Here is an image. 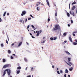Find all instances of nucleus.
I'll return each instance as SVG.
<instances>
[{"mask_svg": "<svg viewBox=\"0 0 77 77\" xmlns=\"http://www.w3.org/2000/svg\"><path fill=\"white\" fill-rule=\"evenodd\" d=\"M54 27H54L52 29V31L53 32H55L56 30H61L60 26L58 24L55 25Z\"/></svg>", "mask_w": 77, "mask_h": 77, "instance_id": "obj_1", "label": "nucleus"}, {"mask_svg": "<svg viewBox=\"0 0 77 77\" xmlns=\"http://www.w3.org/2000/svg\"><path fill=\"white\" fill-rule=\"evenodd\" d=\"M6 71L7 72V74L8 75H10L11 74V71L9 69H7L5 70L4 71V73L3 74V75L2 76H5L6 73Z\"/></svg>", "mask_w": 77, "mask_h": 77, "instance_id": "obj_2", "label": "nucleus"}, {"mask_svg": "<svg viewBox=\"0 0 77 77\" xmlns=\"http://www.w3.org/2000/svg\"><path fill=\"white\" fill-rule=\"evenodd\" d=\"M68 62L69 63H67V62L66 61H65V62L67 64V65H69V66H71V65H72V63H71V62H70V61H71V58H68Z\"/></svg>", "mask_w": 77, "mask_h": 77, "instance_id": "obj_3", "label": "nucleus"}, {"mask_svg": "<svg viewBox=\"0 0 77 77\" xmlns=\"http://www.w3.org/2000/svg\"><path fill=\"white\" fill-rule=\"evenodd\" d=\"M22 14H21V16H24V15L25 14H26V13H27V12H26L25 11H23L22 12Z\"/></svg>", "mask_w": 77, "mask_h": 77, "instance_id": "obj_4", "label": "nucleus"}, {"mask_svg": "<svg viewBox=\"0 0 77 77\" xmlns=\"http://www.w3.org/2000/svg\"><path fill=\"white\" fill-rule=\"evenodd\" d=\"M9 64H6L4 66H3V68H6L7 67L9 66Z\"/></svg>", "mask_w": 77, "mask_h": 77, "instance_id": "obj_5", "label": "nucleus"}, {"mask_svg": "<svg viewBox=\"0 0 77 77\" xmlns=\"http://www.w3.org/2000/svg\"><path fill=\"white\" fill-rule=\"evenodd\" d=\"M36 33H37V34L36 35V36H38L39 35V31H36Z\"/></svg>", "mask_w": 77, "mask_h": 77, "instance_id": "obj_6", "label": "nucleus"}, {"mask_svg": "<svg viewBox=\"0 0 77 77\" xmlns=\"http://www.w3.org/2000/svg\"><path fill=\"white\" fill-rule=\"evenodd\" d=\"M74 33H77V31H75L73 32L72 35L74 36H75V34Z\"/></svg>", "mask_w": 77, "mask_h": 77, "instance_id": "obj_7", "label": "nucleus"}, {"mask_svg": "<svg viewBox=\"0 0 77 77\" xmlns=\"http://www.w3.org/2000/svg\"><path fill=\"white\" fill-rule=\"evenodd\" d=\"M69 39L70 42H72V38H71V37H69Z\"/></svg>", "mask_w": 77, "mask_h": 77, "instance_id": "obj_8", "label": "nucleus"}, {"mask_svg": "<svg viewBox=\"0 0 77 77\" xmlns=\"http://www.w3.org/2000/svg\"><path fill=\"white\" fill-rule=\"evenodd\" d=\"M65 53H66V54H68V55H71V54L69 53L68 51H66Z\"/></svg>", "mask_w": 77, "mask_h": 77, "instance_id": "obj_9", "label": "nucleus"}, {"mask_svg": "<svg viewBox=\"0 0 77 77\" xmlns=\"http://www.w3.org/2000/svg\"><path fill=\"white\" fill-rule=\"evenodd\" d=\"M40 4H41V3L40 2H37L36 5V6H38V5H39Z\"/></svg>", "mask_w": 77, "mask_h": 77, "instance_id": "obj_10", "label": "nucleus"}, {"mask_svg": "<svg viewBox=\"0 0 77 77\" xmlns=\"http://www.w3.org/2000/svg\"><path fill=\"white\" fill-rule=\"evenodd\" d=\"M45 42V41L43 39H42L41 41V43L44 44Z\"/></svg>", "mask_w": 77, "mask_h": 77, "instance_id": "obj_11", "label": "nucleus"}, {"mask_svg": "<svg viewBox=\"0 0 77 77\" xmlns=\"http://www.w3.org/2000/svg\"><path fill=\"white\" fill-rule=\"evenodd\" d=\"M46 2L47 3L48 6H50V4H49V2H48V0H46Z\"/></svg>", "mask_w": 77, "mask_h": 77, "instance_id": "obj_12", "label": "nucleus"}, {"mask_svg": "<svg viewBox=\"0 0 77 77\" xmlns=\"http://www.w3.org/2000/svg\"><path fill=\"white\" fill-rule=\"evenodd\" d=\"M22 42H21L20 43H19V45H18V47H20V46H21V44H22Z\"/></svg>", "mask_w": 77, "mask_h": 77, "instance_id": "obj_13", "label": "nucleus"}, {"mask_svg": "<svg viewBox=\"0 0 77 77\" xmlns=\"http://www.w3.org/2000/svg\"><path fill=\"white\" fill-rule=\"evenodd\" d=\"M75 6H73V7L72 9V10H74V9H75Z\"/></svg>", "mask_w": 77, "mask_h": 77, "instance_id": "obj_14", "label": "nucleus"}, {"mask_svg": "<svg viewBox=\"0 0 77 77\" xmlns=\"http://www.w3.org/2000/svg\"><path fill=\"white\" fill-rule=\"evenodd\" d=\"M67 15L69 17H70V15H69V13H67Z\"/></svg>", "mask_w": 77, "mask_h": 77, "instance_id": "obj_15", "label": "nucleus"}, {"mask_svg": "<svg viewBox=\"0 0 77 77\" xmlns=\"http://www.w3.org/2000/svg\"><path fill=\"white\" fill-rule=\"evenodd\" d=\"M65 72V73H68V70L66 69Z\"/></svg>", "mask_w": 77, "mask_h": 77, "instance_id": "obj_16", "label": "nucleus"}, {"mask_svg": "<svg viewBox=\"0 0 77 77\" xmlns=\"http://www.w3.org/2000/svg\"><path fill=\"white\" fill-rule=\"evenodd\" d=\"M73 45H77V43L76 42H73Z\"/></svg>", "mask_w": 77, "mask_h": 77, "instance_id": "obj_17", "label": "nucleus"}, {"mask_svg": "<svg viewBox=\"0 0 77 77\" xmlns=\"http://www.w3.org/2000/svg\"><path fill=\"white\" fill-rule=\"evenodd\" d=\"M6 14V11H5L3 14L4 17H5V16Z\"/></svg>", "mask_w": 77, "mask_h": 77, "instance_id": "obj_18", "label": "nucleus"}, {"mask_svg": "<svg viewBox=\"0 0 77 77\" xmlns=\"http://www.w3.org/2000/svg\"><path fill=\"white\" fill-rule=\"evenodd\" d=\"M20 70H18L17 72V74H19V73H20Z\"/></svg>", "mask_w": 77, "mask_h": 77, "instance_id": "obj_19", "label": "nucleus"}, {"mask_svg": "<svg viewBox=\"0 0 77 77\" xmlns=\"http://www.w3.org/2000/svg\"><path fill=\"white\" fill-rule=\"evenodd\" d=\"M1 47H4V45H3V43H2L1 44Z\"/></svg>", "mask_w": 77, "mask_h": 77, "instance_id": "obj_20", "label": "nucleus"}, {"mask_svg": "<svg viewBox=\"0 0 77 77\" xmlns=\"http://www.w3.org/2000/svg\"><path fill=\"white\" fill-rule=\"evenodd\" d=\"M8 53L9 54H10L11 53V51L10 50H8Z\"/></svg>", "mask_w": 77, "mask_h": 77, "instance_id": "obj_21", "label": "nucleus"}, {"mask_svg": "<svg viewBox=\"0 0 77 77\" xmlns=\"http://www.w3.org/2000/svg\"><path fill=\"white\" fill-rule=\"evenodd\" d=\"M21 67L20 66H19L18 67H17V69H21Z\"/></svg>", "mask_w": 77, "mask_h": 77, "instance_id": "obj_22", "label": "nucleus"}, {"mask_svg": "<svg viewBox=\"0 0 77 77\" xmlns=\"http://www.w3.org/2000/svg\"><path fill=\"white\" fill-rule=\"evenodd\" d=\"M74 4H76V2H75V1H74L73 3H72V5H74Z\"/></svg>", "mask_w": 77, "mask_h": 77, "instance_id": "obj_23", "label": "nucleus"}, {"mask_svg": "<svg viewBox=\"0 0 77 77\" xmlns=\"http://www.w3.org/2000/svg\"><path fill=\"white\" fill-rule=\"evenodd\" d=\"M63 35L64 36H66V32H65L63 34Z\"/></svg>", "mask_w": 77, "mask_h": 77, "instance_id": "obj_24", "label": "nucleus"}, {"mask_svg": "<svg viewBox=\"0 0 77 77\" xmlns=\"http://www.w3.org/2000/svg\"><path fill=\"white\" fill-rule=\"evenodd\" d=\"M24 60H25L26 62H27V59H26V58H24Z\"/></svg>", "mask_w": 77, "mask_h": 77, "instance_id": "obj_25", "label": "nucleus"}, {"mask_svg": "<svg viewBox=\"0 0 77 77\" xmlns=\"http://www.w3.org/2000/svg\"><path fill=\"white\" fill-rule=\"evenodd\" d=\"M3 62H6V60L5 59H3Z\"/></svg>", "mask_w": 77, "mask_h": 77, "instance_id": "obj_26", "label": "nucleus"}, {"mask_svg": "<svg viewBox=\"0 0 77 77\" xmlns=\"http://www.w3.org/2000/svg\"><path fill=\"white\" fill-rule=\"evenodd\" d=\"M50 39L51 40V41H53V38L52 37H51V38H50Z\"/></svg>", "mask_w": 77, "mask_h": 77, "instance_id": "obj_27", "label": "nucleus"}, {"mask_svg": "<svg viewBox=\"0 0 77 77\" xmlns=\"http://www.w3.org/2000/svg\"><path fill=\"white\" fill-rule=\"evenodd\" d=\"M53 38V40H56V39H57V37H54Z\"/></svg>", "mask_w": 77, "mask_h": 77, "instance_id": "obj_28", "label": "nucleus"}, {"mask_svg": "<svg viewBox=\"0 0 77 77\" xmlns=\"http://www.w3.org/2000/svg\"><path fill=\"white\" fill-rule=\"evenodd\" d=\"M72 15L73 16V17H74L75 16V14H74V13H72Z\"/></svg>", "mask_w": 77, "mask_h": 77, "instance_id": "obj_29", "label": "nucleus"}, {"mask_svg": "<svg viewBox=\"0 0 77 77\" xmlns=\"http://www.w3.org/2000/svg\"><path fill=\"white\" fill-rule=\"evenodd\" d=\"M57 72L58 74H60V73L59 72V71H57Z\"/></svg>", "mask_w": 77, "mask_h": 77, "instance_id": "obj_30", "label": "nucleus"}, {"mask_svg": "<svg viewBox=\"0 0 77 77\" xmlns=\"http://www.w3.org/2000/svg\"><path fill=\"white\" fill-rule=\"evenodd\" d=\"M39 33H41L42 32V30H40L39 31Z\"/></svg>", "mask_w": 77, "mask_h": 77, "instance_id": "obj_31", "label": "nucleus"}, {"mask_svg": "<svg viewBox=\"0 0 77 77\" xmlns=\"http://www.w3.org/2000/svg\"><path fill=\"white\" fill-rule=\"evenodd\" d=\"M69 70L70 71H72V69L70 68L69 69Z\"/></svg>", "mask_w": 77, "mask_h": 77, "instance_id": "obj_32", "label": "nucleus"}, {"mask_svg": "<svg viewBox=\"0 0 77 77\" xmlns=\"http://www.w3.org/2000/svg\"><path fill=\"white\" fill-rule=\"evenodd\" d=\"M32 27V28H33V29H35V27L33 26V25H32L31 26Z\"/></svg>", "mask_w": 77, "mask_h": 77, "instance_id": "obj_33", "label": "nucleus"}, {"mask_svg": "<svg viewBox=\"0 0 77 77\" xmlns=\"http://www.w3.org/2000/svg\"><path fill=\"white\" fill-rule=\"evenodd\" d=\"M6 42L7 44H8V40H6Z\"/></svg>", "mask_w": 77, "mask_h": 77, "instance_id": "obj_34", "label": "nucleus"}, {"mask_svg": "<svg viewBox=\"0 0 77 77\" xmlns=\"http://www.w3.org/2000/svg\"><path fill=\"white\" fill-rule=\"evenodd\" d=\"M57 12H56L55 14V16H57Z\"/></svg>", "mask_w": 77, "mask_h": 77, "instance_id": "obj_35", "label": "nucleus"}, {"mask_svg": "<svg viewBox=\"0 0 77 77\" xmlns=\"http://www.w3.org/2000/svg\"><path fill=\"white\" fill-rule=\"evenodd\" d=\"M11 59H14V57H13L12 56H11Z\"/></svg>", "mask_w": 77, "mask_h": 77, "instance_id": "obj_36", "label": "nucleus"}, {"mask_svg": "<svg viewBox=\"0 0 77 77\" xmlns=\"http://www.w3.org/2000/svg\"><path fill=\"white\" fill-rule=\"evenodd\" d=\"M17 66H20V64L19 63H17Z\"/></svg>", "mask_w": 77, "mask_h": 77, "instance_id": "obj_37", "label": "nucleus"}, {"mask_svg": "<svg viewBox=\"0 0 77 77\" xmlns=\"http://www.w3.org/2000/svg\"><path fill=\"white\" fill-rule=\"evenodd\" d=\"M37 11H39V7H37Z\"/></svg>", "mask_w": 77, "mask_h": 77, "instance_id": "obj_38", "label": "nucleus"}, {"mask_svg": "<svg viewBox=\"0 0 77 77\" xmlns=\"http://www.w3.org/2000/svg\"><path fill=\"white\" fill-rule=\"evenodd\" d=\"M31 71H33V67H32L31 68Z\"/></svg>", "mask_w": 77, "mask_h": 77, "instance_id": "obj_39", "label": "nucleus"}, {"mask_svg": "<svg viewBox=\"0 0 77 77\" xmlns=\"http://www.w3.org/2000/svg\"><path fill=\"white\" fill-rule=\"evenodd\" d=\"M30 17H32V18H33V16H32V15L30 14Z\"/></svg>", "mask_w": 77, "mask_h": 77, "instance_id": "obj_40", "label": "nucleus"}, {"mask_svg": "<svg viewBox=\"0 0 77 77\" xmlns=\"http://www.w3.org/2000/svg\"><path fill=\"white\" fill-rule=\"evenodd\" d=\"M48 22H49V21H50V19L48 18Z\"/></svg>", "mask_w": 77, "mask_h": 77, "instance_id": "obj_41", "label": "nucleus"}, {"mask_svg": "<svg viewBox=\"0 0 77 77\" xmlns=\"http://www.w3.org/2000/svg\"><path fill=\"white\" fill-rule=\"evenodd\" d=\"M71 23H73V21L72 20H71Z\"/></svg>", "mask_w": 77, "mask_h": 77, "instance_id": "obj_42", "label": "nucleus"}, {"mask_svg": "<svg viewBox=\"0 0 77 77\" xmlns=\"http://www.w3.org/2000/svg\"><path fill=\"white\" fill-rule=\"evenodd\" d=\"M20 23H22V20H20Z\"/></svg>", "mask_w": 77, "mask_h": 77, "instance_id": "obj_43", "label": "nucleus"}, {"mask_svg": "<svg viewBox=\"0 0 77 77\" xmlns=\"http://www.w3.org/2000/svg\"><path fill=\"white\" fill-rule=\"evenodd\" d=\"M29 27H30V26L28 25L27 26V28L28 29H29Z\"/></svg>", "mask_w": 77, "mask_h": 77, "instance_id": "obj_44", "label": "nucleus"}, {"mask_svg": "<svg viewBox=\"0 0 77 77\" xmlns=\"http://www.w3.org/2000/svg\"><path fill=\"white\" fill-rule=\"evenodd\" d=\"M7 15L8 16L9 15V13H7Z\"/></svg>", "mask_w": 77, "mask_h": 77, "instance_id": "obj_45", "label": "nucleus"}, {"mask_svg": "<svg viewBox=\"0 0 77 77\" xmlns=\"http://www.w3.org/2000/svg\"><path fill=\"white\" fill-rule=\"evenodd\" d=\"M2 21V19L1 18V17H0V22H1Z\"/></svg>", "mask_w": 77, "mask_h": 77, "instance_id": "obj_46", "label": "nucleus"}, {"mask_svg": "<svg viewBox=\"0 0 77 77\" xmlns=\"http://www.w3.org/2000/svg\"><path fill=\"white\" fill-rule=\"evenodd\" d=\"M15 44H14V43H13V44H11V45L12 46H13V45H14Z\"/></svg>", "mask_w": 77, "mask_h": 77, "instance_id": "obj_47", "label": "nucleus"}, {"mask_svg": "<svg viewBox=\"0 0 77 77\" xmlns=\"http://www.w3.org/2000/svg\"><path fill=\"white\" fill-rule=\"evenodd\" d=\"M60 72L61 73H62L63 72L62 71V70H60Z\"/></svg>", "mask_w": 77, "mask_h": 77, "instance_id": "obj_48", "label": "nucleus"}, {"mask_svg": "<svg viewBox=\"0 0 77 77\" xmlns=\"http://www.w3.org/2000/svg\"><path fill=\"white\" fill-rule=\"evenodd\" d=\"M64 43H66V42H67V41H64Z\"/></svg>", "mask_w": 77, "mask_h": 77, "instance_id": "obj_49", "label": "nucleus"}, {"mask_svg": "<svg viewBox=\"0 0 77 77\" xmlns=\"http://www.w3.org/2000/svg\"><path fill=\"white\" fill-rule=\"evenodd\" d=\"M75 41L77 43V39H75Z\"/></svg>", "mask_w": 77, "mask_h": 77, "instance_id": "obj_50", "label": "nucleus"}, {"mask_svg": "<svg viewBox=\"0 0 77 77\" xmlns=\"http://www.w3.org/2000/svg\"><path fill=\"white\" fill-rule=\"evenodd\" d=\"M31 18H28V20H31Z\"/></svg>", "mask_w": 77, "mask_h": 77, "instance_id": "obj_51", "label": "nucleus"}, {"mask_svg": "<svg viewBox=\"0 0 77 77\" xmlns=\"http://www.w3.org/2000/svg\"><path fill=\"white\" fill-rule=\"evenodd\" d=\"M31 75H28L27 76V77H31Z\"/></svg>", "mask_w": 77, "mask_h": 77, "instance_id": "obj_52", "label": "nucleus"}, {"mask_svg": "<svg viewBox=\"0 0 77 77\" xmlns=\"http://www.w3.org/2000/svg\"><path fill=\"white\" fill-rule=\"evenodd\" d=\"M29 34L30 35H31V36H32V34L30 33H29Z\"/></svg>", "mask_w": 77, "mask_h": 77, "instance_id": "obj_53", "label": "nucleus"}, {"mask_svg": "<svg viewBox=\"0 0 77 77\" xmlns=\"http://www.w3.org/2000/svg\"><path fill=\"white\" fill-rule=\"evenodd\" d=\"M32 38H35V37H34L33 36V35L32 36Z\"/></svg>", "mask_w": 77, "mask_h": 77, "instance_id": "obj_54", "label": "nucleus"}, {"mask_svg": "<svg viewBox=\"0 0 77 77\" xmlns=\"http://www.w3.org/2000/svg\"><path fill=\"white\" fill-rule=\"evenodd\" d=\"M70 14H71V15H72V13H71V11H70Z\"/></svg>", "mask_w": 77, "mask_h": 77, "instance_id": "obj_55", "label": "nucleus"}, {"mask_svg": "<svg viewBox=\"0 0 77 77\" xmlns=\"http://www.w3.org/2000/svg\"><path fill=\"white\" fill-rule=\"evenodd\" d=\"M64 77H66V74H64Z\"/></svg>", "mask_w": 77, "mask_h": 77, "instance_id": "obj_56", "label": "nucleus"}, {"mask_svg": "<svg viewBox=\"0 0 77 77\" xmlns=\"http://www.w3.org/2000/svg\"><path fill=\"white\" fill-rule=\"evenodd\" d=\"M68 27H70V25H69V24H68Z\"/></svg>", "mask_w": 77, "mask_h": 77, "instance_id": "obj_57", "label": "nucleus"}, {"mask_svg": "<svg viewBox=\"0 0 77 77\" xmlns=\"http://www.w3.org/2000/svg\"><path fill=\"white\" fill-rule=\"evenodd\" d=\"M27 18H26V19L25 22H27Z\"/></svg>", "mask_w": 77, "mask_h": 77, "instance_id": "obj_58", "label": "nucleus"}, {"mask_svg": "<svg viewBox=\"0 0 77 77\" xmlns=\"http://www.w3.org/2000/svg\"><path fill=\"white\" fill-rule=\"evenodd\" d=\"M52 68H54V66L53 65L52 66Z\"/></svg>", "mask_w": 77, "mask_h": 77, "instance_id": "obj_59", "label": "nucleus"}, {"mask_svg": "<svg viewBox=\"0 0 77 77\" xmlns=\"http://www.w3.org/2000/svg\"><path fill=\"white\" fill-rule=\"evenodd\" d=\"M13 56H15V54H13Z\"/></svg>", "mask_w": 77, "mask_h": 77, "instance_id": "obj_60", "label": "nucleus"}, {"mask_svg": "<svg viewBox=\"0 0 77 77\" xmlns=\"http://www.w3.org/2000/svg\"><path fill=\"white\" fill-rule=\"evenodd\" d=\"M54 6H55L56 7V5L55 4H54Z\"/></svg>", "mask_w": 77, "mask_h": 77, "instance_id": "obj_61", "label": "nucleus"}, {"mask_svg": "<svg viewBox=\"0 0 77 77\" xmlns=\"http://www.w3.org/2000/svg\"><path fill=\"white\" fill-rule=\"evenodd\" d=\"M27 67H26L25 69L26 70H27Z\"/></svg>", "mask_w": 77, "mask_h": 77, "instance_id": "obj_62", "label": "nucleus"}, {"mask_svg": "<svg viewBox=\"0 0 77 77\" xmlns=\"http://www.w3.org/2000/svg\"><path fill=\"white\" fill-rule=\"evenodd\" d=\"M26 44L27 45H29V43L27 42H26Z\"/></svg>", "mask_w": 77, "mask_h": 77, "instance_id": "obj_63", "label": "nucleus"}, {"mask_svg": "<svg viewBox=\"0 0 77 77\" xmlns=\"http://www.w3.org/2000/svg\"><path fill=\"white\" fill-rule=\"evenodd\" d=\"M68 76L69 77H70V75H68Z\"/></svg>", "mask_w": 77, "mask_h": 77, "instance_id": "obj_64", "label": "nucleus"}]
</instances>
